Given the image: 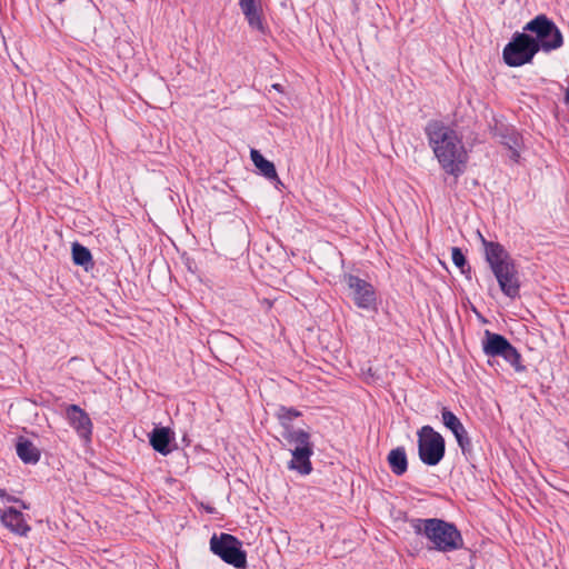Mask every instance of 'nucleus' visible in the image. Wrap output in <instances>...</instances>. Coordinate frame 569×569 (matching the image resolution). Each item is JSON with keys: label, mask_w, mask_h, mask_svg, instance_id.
<instances>
[{"label": "nucleus", "mask_w": 569, "mask_h": 569, "mask_svg": "<svg viewBox=\"0 0 569 569\" xmlns=\"http://www.w3.org/2000/svg\"><path fill=\"white\" fill-rule=\"evenodd\" d=\"M425 131L440 167L448 174L461 176L468 162L462 138L455 129L437 120L428 122Z\"/></svg>", "instance_id": "obj_1"}, {"label": "nucleus", "mask_w": 569, "mask_h": 569, "mask_svg": "<svg viewBox=\"0 0 569 569\" xmlns=\"http://www.w3.org/2000/svg\"><path fill=\"white\" fill-rule=\"evenodd\" d=\"M479 237L485 247L486 260L501 291L511 299L519 297L520 279L513 259L499 242L488 241L481 233Z\"/></svg>", "instance_id": "obj_2"}, {"label": "nucleus", "mask_w": 569, "mask_h": 569, "mask_svg": "<svg viewBox=\"0 0 569 569\" xmlns=\"http://www.w3.org/2000/svg\"><path fill=\"white\" fill-rule=\"evenodd\" d=\"M410 527L417 535H423L441 552H450L463 546L460 531L453 523L438 518L410 520Z\"/></svg>", "instance_id": "obj_3"}, {"label": "nucleus", "mask_w": 569, "mask_h": 569, "mask_svg": "<svg viewBox=\"0 0 569 569\" xmlns=\"http://www.w3.org/2000/svg\"><path fill=\"white\" fill-rule=\"evenodd\" d=\"M539 50L540 46L535 38L525 32H516L503 49V60L510 67H520L530 62Z\"/></svg>", "instance_id": "obj_4"}, {"label": "nucleus", "mask_w": 569, "mask_h": 569, "mask_svg": "<svg viewBox=\"0 0 569 569\" xmlns=\"http://www.w3.org/2000/svg\"><path fill=\"white\" fill-rule=\"evenodd\" d=\"M525 31L536 34L540 50L546 52L558 49L563 43L562 33L556 23L546 14H538L526 23Z\"/></svg>", "instance_id": "obj_5"}, {"label": "nucleus", "mask_w": 569, "mask_h": 569, "mask_svg": "<svg viewBox=\"0 0 569 569\" xmlns=\"http://www.w3.org/2000/svg\"><path fill=\"white\" fill-rule=\"evenodd\" d=\"M210 550L234 568H244L247 565V555L242 550V543L232 535L214 533L210 539Z\"/></svg>", "instance_id": "obj_6"}, {"label": "nucleus", "mask_w": 569, "mask_h": 569, "mask_svg": "<svg viewBox=\"0 0 569 569\" xmlns=\"http://www.w3.org/2000/svg\"><path fill=\"white\" fill-rule=\"evenodd\" d=\"M417 435L420 460L427 466H437L446 451L443 437L430 426L421 427Z\"/></svg>", "instance_id": "obj_7"}, {"label": "nucleus", "mask_w": 569, "mask_h": 569, "mask_svg": "<svg viewBox=\"0 0 569 569\" xmlns=\"http://www.w3.org/2000/svg\"><path fill=\"white\" fill-rule=\"evenodd\" d=\"M482 350L488 357H501L510 363L517 372H523L526 367L521 363V355L519 351L499 333L485 331L482 340Z\"/></svg>", "instance_id": "obj_8"}, {"label": "nucleus", "mask_w": 569, "mask_h": 569, "mask_svg": "<svg viewBox=\"0 0 569 569\" xmlns=\"http://www.w3.org/2000/svg\"><path fill=\"white\" fill-rule=\"evenodd\" d=\"M347 283L358 308L373 309L376 307V292L373 287L357 276H348Z\"/></svg>", "instance_id": "obj_9"}, {"label": "nucleus", "mask_w": 569, "mask_h": 569, "mask_svg": "<svg viewBox=\"0 0 569 569\" xmlns=\"http://www.w3.org/2000/svg\"><path fill=\"white\" fill-rule=\"evenodd\" d=\"M66 418L79 438L84 443H89L91 441L93 428L89 415L78 405H69L66 409Z\"/></svg>", "instance_id": "obj_10"}, {"label": "nucleus", "mask_w": 569, "mask_h": 569, "mask_svg": "<svg viewBox=\"0 0 569 569\" xmlns=\"http://www.w3.org/2000/svg\"><path fill=\"white\" fill-rule=\"evenodd\" d=\"M0 519L1 523L16 535L27 536L30 531V527L26 522L24 516L16 508L9 507L2 510Z\"/></svg>", "instance_id": "obj_11"}, {"label": "nucleus", "mask_w": 569, "mask_h": 569, "mask_svg": "<svg viewBox=\"0 0 569 569\" xmlns=\"http://www.w3.org/2000/svg\"><path fill=\"white\" fill-rule=\"evenodd\" d=\"M312 453V446L293 448L291 450L292 459L288 465L289 469L297 470L300 475H309L312 471L310 461Z\"/></svg>", "instance_id": "obj_12"}, {"label": "nucleus", "mask_w": 569, "mask_h": 569, "mask_svg": "<svg viewBox=\"0 0 569 569\" xmlns=\"http://www.w3.org/2000/svg\"><path fill=\"white\" fill-rule=\"evenodd\" d=\"M149 440L150 445L157 452L163 456H167L171 452L170 442L172 437L169 428H154L149 435Z\"/></svg>", "instance_id": "obj_13"}, {"label": "nucleus", "mask_w": 569, "mask_h": 569, "mask_svg": "<svg viewBox=\"0 0 569 569\" xmlns=\"http://www.w3.org/2000/svg\"><path fill=\"white\" fill-rule=\"evenodd\" d=\"M240 9L252 29L263 31L261 11L256 0H240Z\"/></svg>", "instance_id": "obj_14"}, {"label": "nucleus", "mask_w": 569, "mask_h": 569, "mask_svg": "<svg viewBox=\"0 0 569 569\" xmlns=\"http://www.w3.org/2000/svg\"><path fill=\"white\" fill-rule=\"evenodd\" d=\"M251 160L253 164L260 170L261 174H263L269 180H274L278 183H281L274 164L267 160L258 150L252 149L250 152Z\"/></svg>", "instance_id": "obj_15"}, {"label": "nucleus", "mask_w": 569, "mask_h": 569, "mask_svg": "<svg viewBox=\"0 0 569 569\" xmlns=\"http://www.w3.org/2000/svg\"><path fill=\"white\" fill-rule=\"evenodd\" d=\"M16 451L18 457L24 462V463H31L34 465L40 459V451L39 449L28 439H19L16 446Z\"/></svg>", "instance_id": "obj_16"}, {"label": "nucleus", "mask_w": 569, "mask_h": 569, "mask_svg": "<svg viewBox=\"0 0 569 569\" xmlns=\"http://www.w3.org/2000/svg\"><path fill=\"white\" fill-rule=\"evenodd\" d=\"M388 463L395 475H403L408 469V460L405 448L397 447L392 449L388 455Z\"/></svg>", "instance_id": "obj_17"}, {"label": "nucleus", "mask_w": 569, "mask_h": 569, "mask_svg": "<svg viewBox=\"0 0 569 569\" xmlns=\"http://www.w3.org/2000/svg\"><path fill=\"white\" fill-rule=\"evenodd\" d=\"M281 437L284 439L287 445L293 446V448L311 447L310 435L301 429H288L281 432Z\"/></svg>", "instance_id": "obj_18"}, {"label": "nucleus", "mask_w": 569, "mask_h": 569, "mask_svg": "<svg viewBox=\"0 0 569 569\" xmlns=\"http://www.w3.org/2000/svg\"><path fill=\"white\" fill-rule=\"evenodd\" d=\"M72 260L74 264L83 267L84 270L93 267L90 250L78 242L72 244Z\"/></svg>", "instance_id": "obj_19"}, {"label": "nucleus", "mask_w": 569, "mask_h": 569, "mask_svg": "<svg viewBox=\"0 0 569 569\" xmlns=\"http://www.w3.org/2000/svg\"><path fill=\"white\" fill-rule=\"evenodd\" d=\"M301 413L293 409L287 407H280L276 413L281 427L282 431H287L288 429H293L291 422L298 418Z\"/></svg>", "instance_id": "obj_20"}, {"label": "nucleus", "mask_w": 569, "mask_h": 569, "mask_svg": "<svg viewBox=\"0 0 569 569\" xmlns=\"http://www.w3.org/2000/svg\"><path fill=\"white\" fill-rule=\"evenodd\" d=\"M442 416V422L443 425L453 433L455 431H459L460 428L463 427V425L460 422V420L456 417V415L448 410L447 408L442 409L441 412Z\"/></svg>", "instance_id": "obj_21"}, {"label": "nucleus", "mask_w": 569, "mask_h": 569, "mask_svg": "<svg viewBox=\"0 0 569 569\" xmlns=\"http://www.w3.org/2000/svg\"><path fill=\"white\" fill-rule=\"evenodd\" d=\"M453 436H455L459 447L461 448L462 452H466L467 450L470 449L471 442H470L468 432L465 429V427L460 428L459 431H455Z\"/></svg>", "instance_id": "obj_22"}, {"label": "nucleus", "mask_w": 569, "mask_h": 569, "mask_svg": "<svg viewBox=\"0 0 569 569\" xmlns=\"http://www.w3.org/2000/svg\"><path fill=\"white\" fill-rule=\"evenodd\" d=\"M451 259L452 262L461 269V272L465 273V266L467 263L465 254L462 253L461 249L458 247H453L451 249Z\"/></svg>", "instance_id": "obj_23"}, {"label": "nucleus", "mask_w": 569, "mask_h": 569, "mask_svg": "<svg viewBox=\"0 0 569 569\" xmlns=\"http://www.w3.org/2000/svg\"><path fill=\"white\" fill-rule=\"evenodd\" d=\"M7 501H9V502H20V503H21V507H22L23 509H28V508H29V506H28L27 503H24L23 501H20L18 498L12 497V496H8V497H7Z\"/></svg>", "instance_id": "obj_24"}, {"label": "nucleus", "mask_w": 569, "mask_h": 569, "mask_svg": "<svg viewBox=\"0 0 569 569\" xmlns=\"http://www.w3.org/2000/svg\"><path fill=\"white\" fill-rule=\"evenodd\" d=\"M272 88H273L274 90H277V91H281V84H279V83H274V84H272Z\"/></svg>", "instance_id": "obj_25"}, {"label": "nucleus", "mask_w": 569, "mask_h": 569, "mask_svg": "<svg viewBox=\"0 0 569 569\" xmlns=\"http://www.w3.org/2000/svg\"><path fill=\"white\" fill-rule=\"evenodd\" d=\"M565 100H566V103L569 104V91L566 93Z\"/></svg>", "instance_id": "obj_26"}, {"label": "nucleus", "mask_w": 569, "mask_h": 569, "mask_svg": "<svg viewBox=\"0 0 569 569\" xmlns=\"http://www.w3.org/2000/svg\"><path fill=\"white\" fill-rule=\"evenodd\" d=\"M518 156H519V154L517 153V151H516V150H512V157H513V158H516V157H518Z\"/></svg>", "instance_id": "obj_27"}]
</instances>
